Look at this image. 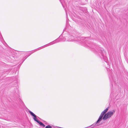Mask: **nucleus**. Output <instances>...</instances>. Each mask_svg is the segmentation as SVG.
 <instances>
[{
    "mask_svg": "<svg viewBox=\"0 0 128 128\" xmlns=\"http://www.w3.org/2000/svg\"><path fill=\"white\" fill-rule=\"evenodd\" d=\"M45 128H52V126L50 125H48L46 126Z\"/></svg>",
    "mask_w": 128,
    "mask_h": 128,
    "instance_id": "obj_8",
    "label": "nucleus"
},
{
    "mask_svg": "<svg viewBox=\"0 0 128 128\" xmlns=\"http://www.w3.org/2000/svg\"><path fill=\"white\" fill-rule=\"evenodd\" d=\"M29 112L30 114L33 116L34 117V118H33V119L35 121L36 119H37L36 118V116L35 115L33 112H32L30 110L28 111Z\"/></svg>",
    "mask_w": 128,
    "mask_h": 128,
    "instance_id": "obj_4",
    "label": "nucleus"
},
{
    "mask_svg": "<svg viewBox=\"0 0 128 128\" xmlns=\"http://www.w3.org/2000/svg\"><path fill=\"white\" fill-rule=\"evenodd\" d=\"M108 107L106 108L105 110L102 112V113L104 114L108 111Z\"/></svg>",
    "mask_w": 128,
    "mask_h": 128,
    "instance_id": "obj_7",
    "label": "nucleus"
},
{
    "mask_svg": "<svg viewBox=\"0 0 128 128\" xmlns=\"http://www.w3.org/2000/svg\"><path fill=\"white\" fill-rule=\"evenodd\" d=\"M35 121L36 122L40 125L42 126H45V125H44V124L43 123H42V122H40L39 120H38L37 119H36Z\"/></svg>",
    "mask_w": 128,
    "mask_h": 128,
    "instance_id": "obj_5",
    "label": "nucleus"
},
{
    "mask_svg": "<svg viewBox=\"0 0 128 128\" xmlns=\"http://www.w3.org/2000/svg\"><path fill=\"white\" fill-rule=\"evenodd\" d=\"M74 40H70V41L72 42V41H73Z\"/></svg>",
    "mask_w": 128,
    "mask_h": 128,
    "instance_id": "obj_10",
    "label": "nucleus"
},
{
    "mask_svg": "<svg viewBox=\"0 0 128 128\" xmlns=\"http://www.w3.org/2000/svg\"><path fill=\"white\" fill-rule=\"evenodd\" d=\"M104 115V114H103V113L102 112L100 115V116H101L103 117V116Z\"/></svg>",
    "mask_w": 128,
    "mask_h": 128,
    "instance_id": "obj_9",
    "label": "nucleus"
},
{
    "mask_svg": "<svg viewBox=\"0 0 128 128\" xmlns=\"http://www.w3.org/2000/svg\"><path fill=\"white\" fill-rule=\"evenodd\" d=\"M102 117H103L102 116L100 115V116H99L98 118V120L97 122H96L95 123L93 124L91 126H92V127H94L98 126V125H97V124L100 122L101 121L102 119Z\"/></svg>",
    "mask_w": 128,
    "mask_h": 128,
    "instance_id": "obj_3",
    "label": "nucleus"
},
{
    "mask_svg": "<svg viewBox=\"0 0 128 128\" xmlns=\"http://www.w3.org/2000/svg\"><path fill=\"white\" fill-rule=\"evenodd\" d=\"M115 111L114 110L108 111L106 114L104 115L103 119L105 120L108 118H110L114 113Z\"/></svg>",
    "mask_w": 128,
    "mask_h": 128,
    "instance_id": "obj_1",
    "label": "nucleus"
},
{
    "mask_svg": "<svg viewBox=\"0 0 128 128\" xmlns=\"http://www.w3.org/2000/svg\"><path fill=\"white\" fill-rule=\"evenodd\" d=\"M89 46L92 48H94L95 47H96V45L94 44H90L89 45Z\"/></svg>",
    "mask_w": 128,
    "mask_h": 128,
    "instance_id": "obj_6",
    "label": "nucleus"
},
{
    "mask_svg": "<svg viewBox=\"0 0 128 128\" xmlns=\"http://www.w3.org/2000/svg\"><path fill=\"white\" fill-rule=\"evenodd\" d=\"M105 51L104 50H98V53L101 58H104V56Z\"/></svg>",
    "mask_w": 128,
    "mask_h": 128,
    "instance_id": "obj_2",
    "label": "nucleus"
}]
</instances>
